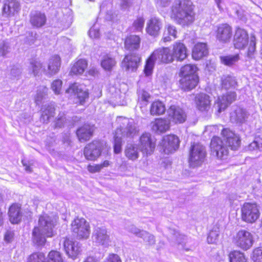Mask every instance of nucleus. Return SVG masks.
<instances>
[{"label": "nucleus", "mask_w": 262, "mask_h": 262, "mask_svg": "<svg viewBox=\"0 0 262 262\" xmlns=\"http://www.w3.org/2000/svg\"><path fill=\"white\" fill-rule=\"evenodd\" d=\"M232 36V27L227 24L220 25L217 30L216 38L221 42H229Z\"/></svg>", "instance_id": "f3484780"}, {"label": "nucleus", "mask_w": 262, "mask_h": 262, "mask_svg": "<svg viewBox=\"0 0 262 262\" xmlns=\"http://www.w3.org/2000/svg\"><path fill=\"white\" fill-rule=\"evenodd\" d=\"M67 118L64 113H60L55 123V127L61 128L67 123Z\"/></svg>", "instance_id": "e2e57ef3"}, {"label": "nucleus", "mask_w": 262, "mask_h": 262, "mask_svg": "<svg viewBox=\"0 0 262 262\" xmlns=\"http://www.w3.org/2000/svg\"><path fill=\"white\" fill-rule=\"evenodd\" d=\"M161 26L162 23L159 19L151 17L147 23L146 30L149 35L155 37L159 34Z\"/></svg>", "instance_id": "bb28decb"}, {"label": "nucleus", "mask_w": 262, "mask_h": 262, "mask_svg": "<svg viewBox=\"0 0 262 262\" xmlns=\"http://www.w3.org/2000/svg\"><path fill=\"white\" fill-rule=\"evenodd\" d=\"M46 262H63V259L58 251L53 250L49 253Z\"/></svg>", "instance_id": "09e8293b"}, {"label": "nucleus", "mask_w": 262, "mask_h": 262, "mask_svg": "<svg viewBox=\"0 0 262 262\" xmlns=\"http://www.w3.org/2000/svg\"><path fill=\"white\" fill-rule=\"evenodd\" d=\"M88 67L87 61L84 59H79L72 67L69 74L70 75H78L83 73Z\"/></svg>", "instance_id": "473e14b6"}, {"label": "nucleus", "mask_w": 262, "mask_h": 262, "mask_svg": "<svg viewBox=\"0 0 262 262\" xmlns=\"http://www.w3.org/2000/svg\"><path fill=\"white\" fill-rule=\"evenodd\" d=\"M208 53L207 45L204 43H198L194 47L192 56L195 60H199L207 55Z\"/></svg>", "instance_id": "c756f323"}, {"label": "nucleus", "mask_w": 262, "mask_h": 262, "mask_svg": "<svg viewBox=\"0 0 262 262\" xmlns=\"http://www.w3.org/2000/svg\"><path fill=\"white\" fill-rule=\"evenodd\" d=\"M30 21L34 27L38 28L44 25L46 20V17H31Z\"/></svg>", "instance_id": "052dcab7"}, {"label": "nucleus", "mask_w": 262, "mask_h": 262, "mask_svg": "<svg viewBox=\"0 0 262 262\" xmlns=\"http://www.w3.org/2000/svg\"><path fill=\"white\" fill-rule=\"evenodd\" d=\"M71 229L80 239H86L90 235L89 224L83 218L75 219L71 224Z\"/></svg>", "instance_id": "39448f33"}, {"label": "nucleus", "mask_w": 262, "mask_h": 262, "mask_svg": "<svg viewBox=\"0 0 262 262\" xmlns=\"http://www.w3.org/2000/svg\"><path fill=\"white\" fill-rule=\"evenodd\" d=\"M196 70L197 68L195 66L186 64L181 68L179 75L181 77L196 75L195 74Z\"/></svg>", "instance_id": "ea45409f"}, {"label": "nucleus", "mask_w": 262, "mask_h": 262, "mask_svg": "<svg viewBox=\"0 0 262 262\" xmlns=\"http://www.w3.org/2000/svg\"><path fill=\"white\" fill-rule=\"evenodd\" d=\"M233 43L235 48L244 49L246 46V31L237 28L234 36Z\"/></svg>", "instance_id": "cd10ccee"}, {"label": "nucleus", "mask_w": 262, "mask_h": 262, "mask_svg": "<svg viewBox=\"0 0 262 262\" xmlns=\"http://www.w3.org/2000/svg\"><path fill=\"white\" fill-rule=\"evenodd\" d=\"M11 51L10 44L6 41H3L0 43V57L7 58Z\"/></svg>", "instance_id": "de8ad7c7"}, {"label": "nucleus", "mask_w": 262, "mask_h": 262, "mask_svg": "<svg viewBox=\"0 0 262 262\" xmlns=\"http://www.w3.org/2000/svg\"><path fill=\"white\" fill-rule=\"evenodd\" d=\"M144 24V20L143 17L138 18L133 23V28L134 31H140L142 30Z\"/></svg>", "instance_id": "69168bd1"}, {"label": "nucleus", "mask_w": 262, "mask_h": 262, "mask_svg": "<svg viewBox=\"0 0 262 262\" xmlns=\"http://www.w3.org/2000/svg\"><path fill=\"white\" fill-rule=\"evenodd\" d=\"M42 64L40 61L32 60L30 61L28 67L29 73L35 77L38 76L41 74V72H43V70H45L42 69Z\"/></svg>", "instance_id": "f704fd0d"}, {"label": "nucleus", "mask_w": 262, "mask_h": 262, "mask_svg": "<svg viewBox=\"0 0 262 262\" xmlns=\"http://www.w3.org/2000/svg\"><path fill=\"white\" fill-rule=\"evenodd\" d=\"M230 262H246L244 253L239 251H234L229 255Z\"/></svg>", "instance_id": "c03bdc74"}, {"label": "nucleus", "mask_w": 262, "mask_h": 262, "mask_svg": "<svg viewBox=\"0 0 262 262\" xmlns=\"http://www.w3.org/2000/svg\"><path fill=\"white\" fill-rule=\"evenodd\" d=\"M219 232L217 230H212L210 231L208 237L207 242L209 244H215L218 240Z\"/></svg>", "instance_id": "13d9d810"}, {"label": "nucleus", "mask_w": 262, "mask_h": 262, "mask_svg": "<svg viewBox=\"0 0 262 262\" xmlns=\"http://www.w3.org/2000/svg\"><path fill=\"white\" fill-rule=\"evenodd\" d=\"M234 243L243 250L246 248V230H240L233 238Z\"/></svg>", "instance_id": "c9c22d12"}, {"label": "nucleus", "mask_w": 262, "mask_h": 262, "mask_svg": "<svg viewBox=\"0 0 262 262\" xmlns=\"http://www.w3.org/2000/svg\"><path fill=\"white\" fill-rule=\"evenodd\" d=\"M138 102L143 105H146L150 98L149 94L144 90L138 91Z\"/></svg>", "instance_id": "603ef678"}, {"label": "nucleus", "mask_w": 262, "mask_h": 262, "mask_svg": "<svg viewBox=\"0 0 262 262\" xmlns=\"http://www.w3.org/2000/svg\"><path fill=\"white\" fill-rule=\"evenodd\" d=\"M45 254L42 252H36L32 254L28 259V262H46Z\"/></svg>", "instance_id": "864d4df0"}, {"label": "nucleus", "mask_w": 262, "mask_h": 262, "mask_svg": "<svg viewBox=\"0 0 262 262\" xmlns=\"http://www.w3.org/2000/svg\"><path fill=\"white\" fill-rule=\"evenodd\" d=\"M169 231L170 234L172 235L171 240L180 244L184 238V235H181L175 229H170Z\"/></svg>", "instance_id": "0e129e2a"}, {"label": "nucleus", "mask_w": 262, "mask_h": 262, "mask_svg": "<svg viewBox=\"0 0 262 262\" xmlns=\"http://www.w3.org/2000/svg\"><path fill=\"white\" fill-rule=\"evenodd\" d=\"M169 117L176 123H182L186 119V115L180 107L172 105L168 110Z\"/></svg>", "instance_id": "a211bd4d"}, {"label": "nucleus", "mask_w": 262, "mask_h": 262, "mask_svg": "<svg viewBox=\"0 0 262 262\" xmlns=\"http://www.w3.org/2000/svg\"><path fill=\"white\" fill-rule=\"evenodd\" d=\"M260 215L258 205L255 203H247V223H253Z\"/></svg>", "instance_id": "b1692460"}, {"label": "nucleus", "mask_w": 262, "mask_h": 262, "mask_svg": "<svg viewBox=\"0 0 262 262\" xmlns=\"http://www.w3.org/2000/svg\"><path fill=\"white\" fill-rule=\"evenodd\" d=\"M55 219L47 214L39 216L38 226L35 227L32 231V240L37 245H42L46 242L47 237L53 235V228L55 225Z\"/></svg>", "instance_id": "f03ea898"}, {"label": "nucleus", "mask_w": 262, "mask_h": 262, "mask_svg": "<svg viewBox=\"0 0 262 262\" xmlns=\"http://www.w3.org/2000/svg\"><path fill=\"white\" fill-rule=\"evenodd\" d=\"M170 123L169 120L158 118L151 123V128L156 133L162 134L169 129Z\"/></svg>", "instance_id": "412c9836"}, {"label": "nucleus", "mask_w": 262, "mask_h": 262, "mask_svg": "<svg viewBox=\"0 0 262 262\" xmlns=\"http://www.w3.org/2000/svg\"><path fill=\"white\" fill-rule=\"evenodd\" d=\"M179 138L174 135H169L163 137L161 143V151L165 154H171L179 147Z\"/></svg>", "instance_id": "0eeeda50"}, {"label": "nucleus", "mask_w": 262, "mask_h": 262, "mask_svg": "<svg viewBox=\"0 0 262 262\" xmlns=\"http://www.w3.org/2000/svg\"><path fill=\"white\" fill-rule=\"evenodd\" d=\"M224 140L220 137H213L210 143L211 155L219 159L226 158L229 152L228 147L236 150L241 144L239 137L228 128L222 130Z\"/></svg>", "instance_id": "f257e3e1"}, {"label": "nucleus", "mask_w": 262, "mask_h": 262, "mask_svg": "<svg viewBox=\"0 0 262 262\" xmlns=\"http://www.w3.org/2000/svg\"><path fill=\"white\" fill-rule=\"evenodd\" d=\"M120 126L116 129L114 134V151L115 154H119L122 150V138H133L137 133V127L133 120L120 117L118 119Z\"/></svg>", "instance_id": "7ed1b4c3"}, {"label": "nucleus", "mask_w": 262, "mask_h": 262, "mask_svg": "<svg viewBox=\"0 0 262 262\" xmlns=\"http://www.w3.org/2000/svg\"><path fill=\"white\" fill-rule=\"evenodd\" d=\"M193 5L190 0H179L172 7V13L178 16H192Z\"/></svg>", "instance_id": "423d86ee"}, {"label": "nucleus", "mask_w": 262, "mask_h": 262, "mask_svg": "<svg viewBox=\"0 0 262 262\" xmlns=\"http://www.w3.org/2000/svg\"><path fill=\"white\" fill-rule=\"evenodd\" d=\"M236 97V95L235 92H228L221 97L218 98L214 107L217 110L218 113H220L235 100Z\"/></svg>", "instance_id": "9b49d317"}, {"label": "nucleus", "mask_w": 262, "mask_h": 262, "mask_svg": "<svg viewBox=\"0 0 262 262\" xmlns=\"http://www.w3.org/2000/svg\"><path fill=\"white\" fill-rule=\"evenodd\" d=\"M177 31L176 28L172 26L169 25L165 30L162 40L164 42H168L176 38Z\"/></svg>", "instance_id": "4c0bfd02"}, {"label": "nucleus", "mask_w": 262, "mask_h": 262, "mask_svg": "<svg viewBox=\"0 0 262 262\" xmlns=\"http://www.w3.org/2000/svg\"><path fill=\"white\" fill-rule=\"evenodd\" d=\"M63 246L67 254L73 259L77 257L81 250V246L78 242H73L67 238L64 239Z\"/></svg>", "instance_id": "4468645a"}, {"label": "nucleus", "mask_w": 262, "mask_h": 262, "mask_svg": "<svg viewBox=\"0 0 262 262\" xmlns=\"http://www.w3.org/2000/svg\"><path fill=\"white\" fill-rule=\"evenodd\" d=\"M48 89L45 86H40L37 90L36 94L35 96V102L36 104L39 105L42 100L45 98L47 95Z\"/></svg>", "instance_id": "79ce46f5"}, {"label": "nucleus", "mask_w": 262, "mask_h": 262, "mask_svg": "<svg viewBox=\"0 0 262 262\" xmlns=\"http://www.w3.org/2000/svg\"><path fill=\"white\" fill-rule=\"evenodd\" d=\"M8 214L9 220L12 224H17L21 219L20 207L17 205H12L9 208Z\"/></svg>", "instance_id": "2f4dec72"}, {"label": "nucleus", "mask_w": 262, "mask_h": 262, "mask_svg": "<svg viewBox=\"0 0 262 262\" xmlns=\"http://www.w3.org/2000/svg\"><path fill=\"white\" fill-rule=\"evenodd\" d=\"M248 150L252 151L257 150L262 151V138L260 136H256L254 140L248 146Z\"/></svg>", "instance_id": "a18cd8bd"}, {"label": "nucleus", "mask_w": 262, "mask_h": 262, "mask_svg": "<svg viewBox=\"0 0 262 262\" xmlns=\"http://www.w3.org/2000/svg\"><path fill=\"white\" fill-rule=\"evenodd\" d=\"M157 61L154 56H152V54L147 59L146 64L144 68V73L146 76L150 75L153 71L155 63Z\"/></svg>", "instance_id": "49530a36"}, {"label": "nucleus", "mask_w": 262, "mask_h": 262, "mask_svg": "<svg viewBox=\"0 0 262 262\" xmlns=\"http://www.w3.org/2000/svg\"><path fill=\"white\" fill-rule=\"evenodd\" d=\"M250 259L252 262H262V247L253 249L250 255Z\"/></svg>", "instance_id": "3c124183"}, {"label": "nucleus", "mask_w": 262, "mask_h": 262, "mask_svg": "<svg viewBox=\"0 0 262 262\" xmlns=\"http://www.w3.org/2000/svg\"><path fill=\"white\" fill-rule=\"evenodd\" d=\"M151 54L159 62L168 63L172 62L171 49L169 48H159L155 50Z\"/></svg>", "instance_id": "ddd939ff"}, {"label": "nucleus", "mask_w": 262, "mask_h": 262, "mask_svg": "<svg viewBox=\"0 0 262 262\" xmlns=\"http://www.w3.org/2000/svg\"><path fill=\"white\" fill-rule=\"evenodd\" d=\"M141 39L138 35H130L126 37L124 41V48L129 51L138 50L140 46Z\"/></svg>", "instance_id": "c85d7f7f"}, {"label": "nucleus", "mask_w": 262, "mask_h": 262, "mask_svg": "<svg viewBox=\"0 0 262 262\" xmlns=\"http://www.w3.org/2000/svg\"><path fill=\"white\" fill-rule=\"evenodd\" d=\"M236 84L235 78L230 75H223L222 77V85L226 89L234 87Z\"/></svg>", "instance_id": "37998d69"}, {"label": "nucleus", "mask_w": 262, "mask_h": 262, "mask_svg": "<svg viewBox=\"0 0 262 262\" xmlns=\"http://www.w3.org/2000/svg\"><path fill=\"white\" fill-rule=\"evenodd\" d=\"M174 21L182 27L188 26L193 23V17H173Z\"/></svg>", "instance_id": "5fc2aeb1"}, {"label": "nucleus", "mask_w": 262, "mask_h": 262, "mask_svg": "<svg viewBox=\"0 0 262 262\" xmlns=\"http://www.w3.org/2000/svg\"><path fill=\"white\" fill-rule=\"evenodd\" d=\"M93 238L95 242L99 245L106 247L111 242L110 236L104 227H98L93 233Z\"/></svg>", "instance_id": "dca6fc26"}, {"label": "nucleus", "mask_w": 262, "mask_h": 262, "mask_svg": "<svg viewBox=\"0 0 262 262\" xmlns=\"http://www.w3.org/2000/svg\"><path fill=\"white\" fill-rule=\"evenodd\" d=\"M141 238H142L145 242L147 243L150 245H152L155 244L156 240L155 236L146 231L144 230V232H142Z\"/></svg>", "instance_id": "6e6d98bb"}, {"label": "nucleus", "mask_w": 262, "mask_h": 262, "mask_svg": "<svg viewBox=\"0 0 262 262\" xmlns=\"http://www.w3.org/2000/svg\"><path fill=\"white\" fill-rule=\"evenodd\" d=\"M166 111L165 105L161 101H157L152 103L150 113L151 115H160L163 114Z\"/></svg>", "instance_id": "e433bc0d"}, {"label": "nucleus", "mask_w": 262, "mask_h": 262, "mask_svg": "<svg viewBox=\"0 0 262 262\" xmlns=\"http://www.w3.org/2000/svg\"><path fill=\"white\" fill-rule=\"evenodd\" d=\"M62 82L59 79L54 80L51 84V89L55 94L58 95L60 94L61 90Z\"/></svg>", "instance_id": "bf43d9fd"}, {"label": "nucleus", "mask_w": 262, "mask_h": 262, "mask_svg": "<svg viewBox=\"0 0 262 262\" xmlns=\"http://www.w3.org/2000/svg\"><path fill=\"white\" fill-rule=\"evenodd\" d=\"M125 229L130 233L134 234L138 237L141 238V234L144 230H141L133 225H130L125 227Z\"/></svg>", "instance_id": "680f3d73"}, {"label": "nucleus", "mask_w": 262, "mask_h": 262, "mask_svg": "<svg viewBox=\"0 0 262 262\" xmlns=\"http://www.w3.org/2000/svg\"><path fill=\"white\" fill-rule=\"evenodd\" d=\"M116 61L110 55H106L103 56L101 60V64L102 67L105 70H111L115 66Z\"/></svg>", "instance_id": "58836bf2"}, {"label": "nucleus", "mask_w": 262, "mask_h": 262, "mask_svg": "<svg viewBox=\"0 0 262 262\" xmlns=\"http://www.w3.org/2000/svg\"><path fill=\"white\" fill-rule=\"evenodd\" d=\"M171 54L172 58V62L177 61H183L188 56L187 50L184 44L180 42H176L172 45V49L171 50Z\"/></svg>", "instance_id": "f8f14e48"}, {"label": "nucleus", "mask_w": 262, "mask_h": 262, "mask_svg": "<svg viewBox=\"0 0 262 262\" xmlns=\"http://www.w3.org/2000/svg\"><path fill=\"white\" fill-rule=\"evenodd\" d=\"M95 127L93 125L85 124L76 131L78 140L81 142L89 140L93 136Z\"/></svg>", "instance_id": "6ab92c4d"}, {"label": "nucleus", "mask_w": 262, "mask_h": 262, "mask_svg": "<svg viewBox=\"0 0 262 262\" xmlns=\"http://www.w3.org/2000/svg\"><path fill=\"white\" fill-rule=\"evenodd\" d=\"M89 36L92 38H98L100 36L99 30L95 26L92 27L89 32Z\"/></svg>", "instance_id": "774afa93"}, {"label": "nucleus", "mask_w": 262, "mask_h": 262, "mask_svg": "<svg viewBox=\"0 0 262 262\" xmlns=\"http://www.w3.org/2000/svg\"><path fill=\"white\" fill-rule=\"evenodd\" d=\"M19 10V3L17 0H6L3 8V13L9 16L16 15Z\"/></svg>", "instance_id": "a878e982"}, {"label": "nucleus", "mask_w": 262, "mask_h": 262, "mask_svg": "<svg viewBox=\"0 0 262 262\" xmlns=\"http://www.w3.org/2000/svg\"><path fill=\"white\" fill-rule=\"evenodd\" d=\"M247 47H248L247 55L250 56L255 51L256 38L254 35H251L250 39L247 38Z\"/></svg>", "instance_id": "8fccbe9b"}, {"label": "nucleus", "mask_w": 262, "mask_h": 262, "mask_svg": "<svg viewBox=\"0 0 262 262\" xmlns=\"http://www.w3.org/2000/svg\"><path fill=\"white\" fill-rule=\"evenodd\" d=\"M141 57L136 53L125 55L121 63L122 68L126 71L135 72L140 65Z\"/></svg>", "instance_id": "6e6552de"}, {"label": "nucleus", "mask_w": 262, "mask_h": 262, "mask_svg": "<svg viewBox=\"0 0 262 262\" xmlns=\"http://www.w3.org/2000/svg\"><path fill=\"white\" fill-rule=\"evenodd\" d=\"M139 145L143 154L148 156L154 152L156 143L150 134L144 133L140 137Z\"/></svg>", "instance_id": "9d476101"}, {"label": "nucleus", "mask_w": 262, "mask_h": 262, "mask_svg": "<svg viewBox=\"0 0 262 262\" xmlns=\"http://www.w3.org/2000/svg\"><path fill=\"white\" fill-rule=\"evenodd\" d=\"M60 66L61 58L60 56L57 55H54L49 59L47 69L44 70L43 72L46 75L52 76L58 72Z\"/></svg>", "instance_id": "2eb2a0df"}, {"label": "nucleus", "mask_w": 262, "mask_h": 262, "mask_svg": "<svg viewBox=\"0 0 262 262\" xmlns=\"http://www.w3.org/2000/svg\"><path fill=\"white\" fill-rule=\"evenodd\" d=\"M245 111L238 106H235L230 114V120L231 122L241 125L245 121Z\"/></svg>", "instance_id": "393cba45"}, {"label": "nucleus", "mask_w": 262, "mask_h": 262, "mask_svg": "<svg viewBox=\"0 0 262 262\" xmlns=\"http://www.w3.org/2000/svg\"><path fill=\"white\" fill-rule=\"evenodd\" d=\"M179 82L181 89L189 91L196 86L199 82V77L197 75L182 77Z\"/></svg>", "instance_id": "4be33fe9"}, {"label": "nucleus", "mask_w": 262, "mask_h": 262, "mask_svg": "<svg viewBox=\"0 0 262 262\" xmlns=\"http://www.w3.org/2000/svg\"><path fill=\"white\" fill-rule=\"evenodd\" d=\"M197 108L201 112H208L210 108V97L204 93L198 94L195 98Z\"/></svg>", "instance_id": "aec40b11"}, {"label": "nucleus", "mask_w": 262, "mask_h": 262, "mask_svg": "<svg viewBox=\"0 0 262 262\" xmlns=\"http://www.w3.org/2000/svg\"><path fill=\"white\" fill-rule=\"evenodd\" d=\"M21 69L17 66H13L10 70V78L12 79H18L21 76Z\"/></svg>", "instance_id": "4d7b16f0"}, {"label": "nucleus", "mask_w": 262, "mask_h": 262, "mask_svg": "<svg viewBox=\"0 0 262 262\" xmlns=\"http://www.w3.org/2000/svg\"><path fill=\"white\" fill-rule=\"evenodd\" d=\"M41 111L40 121L43 123H48L50 118L53 116L54 113V106L50 104H45L42 106Z\"/></svg>", "instance_id": "72a5a7b5"}, {"label": "nucleus", "mask_w": 262, "mask_h": 262, "mask_svg": "<svg viewBox=\"0 0 262 262\" xmlns=\"http://www.w3.org/2000/svg\"><path fill=\"white\" fill-rule=\"evenodd\" d=\"M67 93L73 94L76 95L80 103H82L89 97V93L86 90H83L77 83L72 84L66 90Z\"/></svg>", "instance_id": "5701e85b"}, {"label": "nucleus", "mask_w": 262, "mask_h": 262, "mask_svg": "<svg viewBox=\"0 0 262 262\" xmlns=\"http://www.w3.org/2000/svg\"><path fill=\"white\" fill-rule=\"evenodd\" d=\"M103 262H122V261L119 255L111 253L109 254Z\"/></svg>", "instance_id": "338daca9"}, {"label": "nucleus", "mask_w": 262, "mask_h": 262, "mask_svg": "<svg viewBox=\"0 0 262 262\" xmlns=\"http://www.w3.org/2000/svg\"><path fill=\"white\" fill-rule=\"evenodd\" d=\"M207 151L206 147L199 143L191 145L188 151V163L191 167L201 166L206 160Z\"/></svg>", "instance_id": "20e7f679"}, {"label": "nucleus", "mask_w": 262, "mask_h": 262, "mask_svg": "<svg viewBox=\"0 0 262 262\" xmlns=\"http://www.w3.org/2000/svg\"><path fill=\"white\" fill-rule=\"evenodd\" d=\"M239 59V57L238 54L220 56L221 62L229 67L234 64Z\"/></svg>", "instance_id": "a19ab883"}, {"label": "nucleus", "mask_w": 262, "mask_h": 262, "mask_svg": "<svg viewBox=\"0 0 262 262\" xmlns=\"http://www.w3.org/2000/svg\"><path fill=\"white\" fill-rule=\"evenodd\" d=\"M125 157L132 161L136 160L139 157V150L138 145L135 144L127 143L124 149Z\"/></svg>", "instance_id": "7c9ffc66"}, {"label": "nucleus", "mask_w": 262, "mask_h": 262, "mask_svg": "<svg viewBox=\"0 0 262 262\" xmlns=\"http://www.w3.org/2000/svg\"><path fill=\"white\" fill-rule=\"evenodd\" d=\"M103 147L102 142L93 141L87 144L84 149V155L89 160H95L101 155Z\"/></svg>", "instance_id": "1a4fd4ad"}]
</instances>
